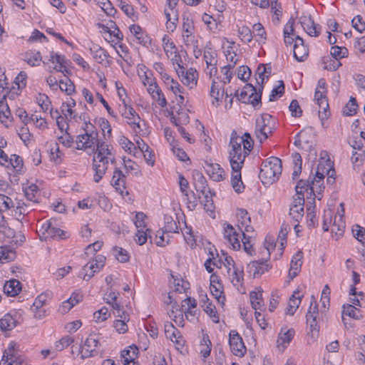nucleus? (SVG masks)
Wrapping results in <instances>:
<instances>
[{
	"label": "nucleus",
	"mask_w": 365,
	"mask_h": 365,
	"mask_svg": "<svg viewBox=\"0 0 365 365\" xmlns=\"http://www.w3.org/2000/svg\"><path fill=\"white\" fill-rule=\"evenodd\" d=\"M293 55L299 62L304 61L309 56V48L304 44V40L299 36H295Z\"/></svg>",
	"instance_id": "nucleus-13"
},
{
	"label": "nucleus",
	"mask_w": 365,
	"mask_h": 365,
	"mask_svg": "<svg viewBox=\"0 0 365 365\" xmlns=\"http://www.w3.org/2000/svg\"><path fill=\"white\" fill-rule=\"evenodd\" d=\"M304 31L310 36H318L320 34V27L314 22L311 15H302L299 19Z\"/></svg>",
	"instance_id": "nucleus-10"
},
{
	"label": "nucleus",
	"mask_w": 365,
	"mask_h": 365,
	"mask_svg": "<svg viewBox=\"0 0 365 365\" xmlns=\"http://www.w3.org/2000/svg\"><path fill=\"white\" fill-rule=\"evenodd\" d=\"M267 66L264 63H260L257 66L255 72V76L257 83L259 85V90L262 92L264 83L265 80L269 79V76H266Z\"/></svg>",
	"instance_id": "nucleus-32"
},
{
	"label": "nucleus",
	"mask_w": 365,
	"mask_h": 365,
	"mask_svg": "<svg viewBox=\"0 0 365 365\" xmlns=\"http://www.w3.org/2000/svg\"><path fill=\"white\" fill-rule=\"evenodd\" d=\"M59 88L68 95H71L75 91V85L68 78L59 81Z\"/></svg>",
	"instance_id": "nucleus-51"
},
{
	"label": "nucleus",
	"mask_w": 365,
	"mask_h": 365,
	"mask_svg": "<svg viewBox=\"0 0 365 365\" xmlns=\"http://www.w3.org/2000/svg\"><path fill=\"white\" fill-rule=\"evenodd\" d=\"M308 189H310L311 192H314L315 187L314 185L312 184V181H304L303 180H299L295 187L297 195L304 194V190L307 191Z\"/></svg>",
	"instance_id": "nucleus-47"
},
{
	"label": "nucleus",
	"mask_w": 365,
	"mask_h": 365,
	"mask_svg": "<svg viewBox=\"0 0 365 365\" xmlns=\"http://www.w3.org/2000/svg\"><path fill=\"white\" fill-rule=\"evenodd\" d=\"M24 192L26 199L34 203L38 202L39 190L36 185L31 184L24 188Z\"/></svg>",
	"instance_id": "nucleus-34"
},
{
	"label": "nucleus",
	"mask_w": 365,
	"mask_h": 365,
	"mask_svg": "<svg viewBox=\"0 0 365 365\" xmlns=\"http://www.w3.org/2000/svg\"><path fill=\"white\" fill-rule=\"evenodd\" d=\"M130 31L133 34L137 41V42L143 46H148L150 44V38L144 34L142 31V28L139 25H131L130 26Z\"/></svg>",
	"instance_id": "nucleus-21"
},
{
	"label": "nucleus",
	"mask_w": 365,
	"mask_h": 365,
	"mask_svg": "<svg viewBox=\"0 0 365 365\" xmlns=\"http://www.w3.org/2000/svg\"><path fill=\"white\" fill-rule=\"evenodd\" d=\"M123 103L124 105V111L122 112V115L125 118L132 120L129 124L133 125L134 127L140 128V116L136 113L134 108L131 106H128L125 99H123Z\"/></svg>",
	"instance_id": "nucleus-20"
},
{
	"label": "nucleus",
	"mask_w": 365,
	"mask_h": 365,
	"mask_svg": "<svg viewBox=\"0 0 365 365\" xmlns=\"http://www.w3.org/2000/svg\"><path fill=\"white\" fill-rule=\"evenodd\" d=\"M294 19L291 17L284 28V41L286 45H291L295 41L294 29Z\"/></svg>",
	"instance_id": "nucleus-23"
},
{
	"label": "nucleus",
	"mask_w": 365,
	"mask_h": 365,
	"mask_svg": "<svg viewBox=\"0 0 365 365\" xmlns=\"http://www.w3.org/2000/svg\"><path fill=\"white\" fill-rule=\"evenodd\" d=\"M82 300V295L77 292H73L71 297L63 303L64 311L70 310L73 307Z\"/></svg>",
	"instance_id": "nucleus-46"
},
{
	"label": "nucleus",
	"mask_w": 365,
	"mask_h": 365,
	"mask_svg": "<svg viewBox=\"0 0 365 365\" xmlns=\"http://www.w3.org/2000/svg\"><path fill=\"white\" fill-rule=\"evenodd\" d=\"M24 61L31 66H39L42 61V56L39 51L27 52L24 56Z\"/></svg>",
	"instance_id": "nucleus-37"
},
{
	"label": "nucleus",
	"mask_w": 365,
	"mask_h": 365,
	"mask_svg": "<svg viewBox=\"0 0 365 365\" xmlns=\"http://www.w3.org/2000/svg\"><path fill=\"white\" fill-rule=\"evenodd\" d=\"M182 20V29L183 31L186 34L183 36L187 39L192 34V31L194 29L193 21L191 19L189 18V16L185 15L183 16Z\"/></svg>",
	"instance_id": "nucleus-52"
},
{
	"label": "nucleus",
	"mask_w": 365,
	"mask_h": 365,
	"mask_svg": "<svg viewBox=\"0 0 365 365\" xmlns=\"http://www.w3.org/2000/svg\"><path fill=\"white\" fill-rule=\"evenodd\" d=\"M330 53L334 58L339 59L346 56L348 50L345 47L334 46L331 48Z\"/></svg>",
	"instance_id": "nucleus-58"
},
{
	"label": "nucleus",
	"mask_w": 365,
	"mask_h": 365,
	"mask_svg": "<svg viewBox=\"0 0 365 365\" xmlns=\"http://www.w3.org/2000/svg\"><path fill=\"white\" fill-rule=\"evenodd\" d=\"M245 88L248 89L249 91H251V93L249 95L247 98V103L252 104L253 107L255 108L258 106H260L262 92L259 91V89L258 92H257V88L250 83H247L245 85Z\"/></svg>",
	"instance_id": "nucleus-22"
},
{
	"label": "nucleus",
	"mask_w": 365,
	"mask_h": 365,
	"mask_svg": "<svg viewBox=\"0 0 365 365\" xmlns=\"http://www.w3.org/2000/svg\"><path fill=\"white\" fill-rule=\"evenodd\" d=\"M200 354L204 358L210 356L212 348V343L207 334H203L202 339L200 341Z\"/></svg>",
	"instance_id": "nucleus-42"
},
{
	"label": "nucleus",
	"mask_w": 365,
	"mask_h": 365,
	"mask_svg": "<svg viewBox=\"0 0 365 365\" xmlns=\"http://www.w3.org/2000/svg\"><path fill=\"white\" fill-rule=\"evenodd\" d=\"M282 170L281 160L277 157H270L262 163L259 178L264 185L272 184L278 180Z\"/></svg>",
	"instance_id": "nucleus-2"
},
{
	"label": "nucleus",
	"mask_w": 365,
	"mask_h": 365,
	"mask_svg": "<svg viewBox=\"0 0 365 365\" xmlns=\"http://www.w3.org/2000/svg\"><path fill=\"white\" fill-rule=\"evenodd\" d=\"M254 140L249 133L246 132L240 137L237 132L233 130L230 136V145L232 149L229 152V158L245 162V158L252 150Z\"/></svg>",
	"instance_id": "nucleus-1"
},
{
	"label": "nucleus",
	"mask_w": 365,
	"mask_h": 365,
	"mask_svg": "<svg viewBox=\"0 0 365 365\" xmlns=\"http://www.w3.org/2000/svg\"><path fill=\"white\" fill-rule=\"evenodd\" d=\"M0 235H4L5 241L8 243L18 244V240L16 239V232L14 229L8 225L7 221L4 222V225L0 226Z\"/></svg>",
	"instance_id": "nucleus-29"
},
{
	"label": "nucleus",
	"mask_w": 365,
	"mask_h": 365,
	"mask_svg": "<svg viewBox=\"0 0 365 365\" xmlns=\"http://www.w3.org/2000/svg\"><path fill=\"white\" fill-rule=\"evenodd\" d=\"M230 163L232 170L231 177L232 186L235 192L241 193L244 189L241 179V169L244 165V162L230 158Z\"/></svg>",
	"instance_id": "nucleus-4"
},
{
	"label": "nucleus",
	"mask_w": 365,
	"mask_h": 365,
	"mask_svg": "<svg viewBox=\"0 0 365 365\" xmlns=\"http://www.w3.org/2000/svg\"><path fill=\"white\" fill-rule=\"evenodd\" d=\"M14 207L12 200L3 194H0V226L4 225L6 220L4 215V212Z\"/></svg>",
	"instance_id": "nucleus-25"
},
{
	"label": "nucleus",
	"mask_w": 365,
	"mask_h": 365,
	"mask_svg": "<svg viewBox=\"0 0 365 365\" xmlns=\"http://www.w3.org/2000/svg\"><path fill=\"white\" fill-rule=\"evenodd\" d=\"M120 319H117L114 322V327L116 331L120 334H124L128 331V326L125 323L127 315L125 312H122V314H118Z\"/></svg>",
	"instance_id": "nucleus-43"
},
{
	"label": "nucleus",
	"mask_w": 365,
	"mask_h": 365,
	"mask_svg": "<svg viewBox=\"0 0 365 365\" xmlns=\"http://www.w3.org/2000/svg\"><path fill=\"white\" fill-rule=\"evenodd\" d=\"M73 342V339L69 336H65L62 337L59 341L56 342L55 347L58 351H62L63 349L68 346Z\"/></svg>",
	"instance_id": "nucleus-63"
},
{
	"label": "nucleus",
	"mask_w": 365,
	"mask_h": 365,
	"mask_svg": "<svg viewBox=\"0 0 365 365\" xmlns=\"http://www.w3.org/2000/svg\"><path fill=\"white\" fill-rule=\"evenodd\" d=\"M170 275L173 279V285L175 292L182 293L186 292V291L190 289V283L181 278L180 274L174 275L171 273Z\"/></svg>",
	"instance_id": "nucleus-33"
},
{
	"label": "nucleus",
	"mask_w": 365,
	"mask_h": 365,
	"mask_svg": "<svg viewBox=\"0 0 365 365\" xmlns=\"http://www.w3.org/2000/svg\"><path fill=\"white\" fill-rule=\"evenodd\" d=\"M123 163L126 173L133 171L135 176L138 177L141 175V171L139 166L134 161L130 159L126 160L125 158H123Z\"/></svg>",
	"instance_id": "nucleus-54"
},
{
	"label": "nucleus",
	"mask_w": 365,
	"mask_h": 365,
	"mask_svg": "<svg viewBox=\"0 0 365 365\" xmlns=\"http://www.w3.org/2000/svg\"><path fill=\"white\" fill-rule=\"evenodd\" d=\"M238 34L241 40L245 43H250L252 40V33L248 26H242L238 28Z\"/></svg>",
	"instance_id": "nucleus-55"
},
{
	"label": "nucleus",
	"mask_w": 365,
	"mask_h": 365,
	"mask_svg": "<svg viewBox=\"0 0 365 365\" xmlns=\"http://www.w3.org/2000/svg\"><path fill=\"white\" fill-rule=\"evenodd\" d=\"M98 339L95 334H91L86 339L84 344L81 350V357L83 359L88 358L97 354L96 347L98 344Z\"/></svg>",
	"instance_id": "nucleus-11"
},
{
	"label": "nucleus",
	"mask_w": 365,
	"mask_h": 365,
	"mask_svg": "<svg viewBox=\"0 0 365 365\" xmlns=\"http://www.w3.org/2000/svg\"><path fill=\"white\" fill-rule=\"evenodd\" d=\"M90 51L93 55V58H95L99 63H102L107 59V51L98 45L93 46V47L90 48Z\"/></svg>",
	"instance_id": "nucleus-36"
},
{
	"label": "nucleus",
	"mask_w": 365,
	"mask_h": 365,
	"mask_svg": "<svg viewBox=\"0 0 365 365\" xmlns=\"http://www.w3.org/2000/svg\"><path fill=\"white\" fill-rule=\"evenodd\" d=\"M165 333L167 338H169L172 341L178 342L177 338L180 331L172 323L165 324Z\"/></svg>",
	"instance_id": "nucleus-48"
},
{
	"label": "nucleus",
	"mask_w": 365,
	"mask_h": 365,
	"mask_svg": "<svg viewBox=\"0 0 365 365\" xmlns=\"http://www.w3.org/2000/svg\"><path fill=\"white\" fill-rule=\"evenodd\" d=\"M304 205L300 207H290L289 215L296 222H299L304 216Z\"/></svg>",
	"instance_id": "nucleus-61"
},
{
	"label": "nucleus",
	"mask_w": 365,
	"mask_h": 365,
	"mask_svg": "<svg viewBox=\"0 0 365 365\" xmlns=\"http://www.w3.org/2000/svg\"><path fill=\"white\" fill-rule=\"evenodd\" d=\"M177 72L179 76L182 77V82L183 84L190 88H194L197 85L198 73L195 68H190L186 71L181 70Z\"/></svg>",
	"instance_id": "nucleus-15"
},
{
	"label": "nucleus",
	"mask_w": 365,
	"mask_h": 365,
	"mask_svg": "<svg viewBox=\"0 0 365 365\" xmlns=\"http://www.w3.org/2000/svg\"><path fill=\"white\" fill-rule=\"evenodd\" d=\"M251 73V70L247 66H241L237 68V77L242 81H247Z\"/></svg>",
	"instance_id": "nucleus-64"
},
{
	"label": "nucleus",
	"mask_w": 365,
	"mask_h": 365,
	"mask_svg": "<svg viewBox=\"0 0 365 365\" xmlns=\"http://www.w3.org/2000/svg\"><path fill=\"white\" fill-rule=\"evenodd\" d=\"M229 344L232 354L237 356H243L246 353V347L242 336L236 330L229 333Z\"/></svg>",
	"instance_id": "nucleus-6"
},
{
	"label": "nucleus",
	"mask_w": 365,
	"mask_h": 365,
	"mask_svg": "<svg viewBox=\"0 0 365 365\" xmlns=\"http://www.w3.org/2000/svg\"><path fill=\"white\" fill-rule=\"evenodd\" d=\"M302 143L309 152V155L315 158L317 156V151L314 147V133L312 128L304 129L300 131Z\"/></svg>",
	"instance_id": "nucleus-17"
},
{
	"label": "nucleus",
	"mask_w": 365,
	"mask_h": 365,
	"mask_svg": "<svg viewBox=\"0 0 365 365\" xmlns=\"http://www.w3.org/2000/svg\"><path fill=\"white\" fill-rule=\"evenodd\" d=\"M302 252L299 251L292 259L290 263V269L289 271V277L292 279L299 273L302 266Z\"/></svg>",
	"instance_id": "nucleus-27"
},
{
	"label": "nucleus",
	"mask_w": 365,
	"mask_h": 365,
	"mask_svg": "<svg viewBox=\"0 0 365 365\" xmlns=\"http://www.w3.org/2000/svg\"><path fill=\"white\" fill-rule=\"evenodd\" d=\"M204 168L205 172L212 180L220 182L225 179V171L219 164L206 161Z\"/></svg>",
	"instance_id": "nucleus-14"
},
{
	"label": "nucleus",
	"mask_w": 365,
	"mask_h": 365,
	"mask_svg": "<svg viewBox=\"0 0 365 365\" xmlns=\"http://www.w3.org/2000/svg\"><path fill=\"white\" fill-rule=\"evenodd\" d=\"M237 217L238 218V222L244 226L246 223L251 222V218L248 214V212L245 209H237Z\"/></svg>",
	"instance_id": "nucleus-62"
},
{
	"label": "nucleus",
	"mask_w": 365,
	"mask_h": 365,
	"mask_svg": "<svg viewBox=\"0 0 365 365\" xmlns=\"http://www.w3.org/2000/svg\"><path fill=\"white\" fill-rule=\"evenodd\" d=\"M110 317L108 309L107 307H103L99 310L93 313V318L96 322H102L106 321Z\"/></svg>",
	"instance_id": "nucleus-59"
},
{
	"label": "nucleus",
	"mask_w": 365,
	"mask_h": 365,
	"mask_svg": "<svg viewBox=\"0 0 365 365\" xmlns=\"http://www.w3.org/2000/svg\"><path fill=\"white\" fill-rule=\"evenodd\" d=\"M303 295H300L299 292H294L292 297L289 298L288 307L287 309L286 314L289 315H293L299 304H301L302 297Z\"/></svg>",
	"instance_id": "nucleus-30"
},
{
	"label": "nucleus",
	"mask_w": 365,
	"mask_h": 365,
	"mask_svg": "<svg viewBox=\"0 0 365 365\" xmlns=\"http://www.w3.org/2000/svg\"><path fill=\"white\" fill-rule=\"evenodd\" d=\"M359 310L356 309L354 306L351 304H347L343 306V315L348 316L355 319H360V316L357 314V312L359 313Z\"/></svg>",
	"instance_id": "nucleus-57"
},
{
	"label": "nucleus",
	"mask_w": 365,
	"mask_h": 365,
	"mask_svg": "<svg viewBox=\"0 0 365 365\" xmlns=\"http://www.w3.org/2000/svg\"><path fill=\"white\" fill-rule=\"evenodd\" d=\"M48 62H51L53 64H55L54 66H48L49 71L51 72L52 70H56L58 72H68L67 68V66H69L68 61L66 59L65 56L58 54L54 51H51L49 53V56L48 58V61H43V63L44 65L48 64Z\"/></svg>",
	"instance_id": "nucleus-5"
},
{
	"label": "nucleus",
	"mask_w": 365,
	"mask_h": 365,
	"mask_svg": "<svg viewBox=\"0 0 365 365\" xmlns=\"http://www.w3.org/2000/svg\"><path fill=\"white\" fill-rule=\"evenodd\" d=\"M21 290V283L17 279H11L4 286V292L9 297L16 296Z\"/></svg>",
	"instance_id": "nucleus-24"
},
{
	"label": "nucleus",
	"mask_w": 365,
	"mask_h": 365,
	"mask_svg": "<svg viewBox=\"0 0 365 365\" xmlns=\"http://www.w3.org/2000/svg\"><path fill=\"white\" fill-rule=\"evenodd\" d=\"M203 58L207 64H210L211 63H217V53L210 46V43L209 45H206L204 51Z\"/></svg>",
	"instance_id": "nucleus-49"
},
{
	"label": "nucleus",
	"mask_w": 365,
	"mask_h": 365,
	"mask_svg": "<svg viewBox=\"0 0 365 365\" xmlns=\"http://www.w3.org/2000/svg\"><path fill=\"white\" fill-rule=\"evenodd\" d=\"M194 186L197 192H200L205 198L210 197L207 195L210 189L208 187L207 181L202 173L200 171L195 170L192 174Z\"/></svg>",
	"instance_id": "nucleus-12"
},
{
	"label": "nucleus",
	"mask_w": 365,
	"mask_h": 365,
	"mask_svg": "<svg viewBox=\"0 0 365 365\" xmlns=\"http://www.w3.org/2000/svg\"><path fill=\"white\" fill-rule=\"evenodd\" d=\"M14 357V347L10 344L3 355L0 365H12Z\"/></svg>",
	"instance_id": "nucleus-45"
},
{
	"label": "nucleus",
	"mask_w": 365,
	"mask_h": 365,
	"mask_svg": "<svg viewBox=\"0 0 365 365\" xmlns=\"http://www.w3.org/2000/svg\"><path fill=\"white\" fill-rule=\"evenodd\" d=\"M322 62L324 64L323 68L327 71H336L341 65L339 59H331L329 57H324Z\"/></svg>",
	"instance_id": "nucleus-50"
},
{
	"label": "nucleus",
	"mask_w": 365,
	"mask_h": 365,
	"mask_svg": "<svg viewBox=\"0 0 365 365\" xmlns=\"http://www.w3.org/2000/svg\"><path fill=\"white\" fill-rule=\"evenodd\" d=\"M283 330L284 329H282L281 331L279 332L277 340V343L279 347L282 346L284 349L292 340L295 331L293 329H287L285 331H283Z\"/></svg>",
	"instance_id": "nucleus-26"
},
{
	"label": "nucleus",
	"mask_w": 365,
	"mask_h": 365,
	"mask_svg": "<svg viewBox=\"0 0 365 365\" xmlns=\"http://www.w3.org/2000/svg\"><path fill=\"white\" fill-rule=\"evenodd\" d=\"M89 152L88 154H94L93 158H105L106 156L112 155V150L113 148L106 143L105 142H99L98 140H97V143L95 144V150L93 153H92L91 149H88Z\"/></svg>",
	"instance_id": "nucleus-19"
},
{
	"label": "nucleus",
	"mask_w": 365,
	"mask_h": 365,
	"mask_svg": "<svg viewBox=\"0 0 365 365\" xmlns=\"http://www.w3.org/2000/svg\"><path fill=\"white\" fill-rule=\"evenodd\" d=\"M205 298L207 302L209 301L207 295H205ZM204 311L212 318V322L214 323H218L219 319V315L216 311L215 306L213 305L211 302H207V304L205 305L204 308Z\"/></svg>",
	"instance_id": "nucleus-53"
},
{
	"label": "nucleus",
	"mask_w": 365,
	"mask_h": 365,
	"mask_svg": "<svg viewBox=\"0 0 365 365\" xmlns=\"http://www.w3.org/2000/svg\"><path fill=\"white\" fill-rule=\"evenodd\" d=\"M273 119L272 115L267 113L262 114L260 117L256 119L255 133L257 137H260L259 133L264 128L269 124L272 123Z\"/></svg>",
	"instance_id": "nucleus-35"
},
{
	"label": "nucleus",
	"mask_w": 365,
	"mask_h": 365,
	"mask_svg": "<svg viewBox=\"0 0 365 365\" xmlns=\"http://www.w3.org/2000/svg\"><path fill=\"white\" fill-rule=\"evenodd\" d=\"M16 325V319L10 314H6L0 319V329L2 331L13 329Z\"/></svg>",
	"instance_id": "nucleus-38"
},
{
	"label": "nucleus",
	"mask_w": 365,
	"mask_h": 365,
	"mask_svg": "<svg viewBox=\"0 0 365 365\" xmlns=\"http://www.w3.org/2000/svg\"><path fill=\"white\" fill-rule=\"evenodd\" d=\"M93 128L94 126L90 122L86 123V125L83 128L85 133L77 136L76 149H91L92 153L94 152L95 144L97 143L98 140V133L93 132Z\"/></svg>",
	"instance_id": "nucleus-3"
},
{
	"label": "nucleus",
	"mask_w": 365,
	"mask_h": 365,
	"mask_svg": "<svg viewBox=\"0 0 365 365\" xmlns=\"http://www.w3.org/2000/svg\"><path fill=\"white\" fill-rule=\"evenodd\" d=\"M108 160L105 158H93L92 169L94 171L93 180L99 182L108 170Z\"/></svg>",
	"instance_id": "nucleus-9"
},
{
	"label": "nucleus",
	"mask_w": 365,
	"mask_h": 365,
	"mask_svg": "<svg viewBox=\"0 0 365 365\" xmlns=\"http://www.w3.org/2000/svg\"><path fill=\"white\" fill-rule=\"evenodd\" d=\"M223 236L227 243L232 246L233 250H240L241 247L240 234L232 225L227 222L223 224Z\"/></svg>",
	"instance_id": "nucleus-7"
},
{
	"label": "nucleus",
	"mask_w": 365,
	"mask_h": 365,
	"mask_svg": "<svg viewBox=\"0 0 365 365\" xmlns=\"http://www.w3.org/2000/svg\"><path fill=\"white\" fill-rule=\"evenodd\" d=\"M250 299L252 307L255 312L263 311L264 309V304L262 299V292H251L250 293Z\"/></svg>",
	"instance_id": "nucleus-28"
},
{
	"label": "nucleus",
	"mask_w": 365,
	"mask_h": 365,
	"mask_svg": "<svg viewBox=\"0 0 365 365\" xmlns=\"http://www.w3.org/2000/svg\"><path fill=\"white\" fill-rule=\"evenodd\" d=\"M110 183L120 195H123L125 189V175L119 168H115Z\"/></svg>",
	"instance_id": "nucleus-18"
},
{
	"label": "nucleus",
	"mask_w": 365,
	"mask_h": 365,
	"mask_svg": "<svg viewBox=\"0 0 365 365\" xmlns=\"http://www.w3.org/2000/svg\"><path fill=\"white\" fill-rule=\"evenodd\" d=\"M165 220V226L163 230H165V232H178V225L176 222L170 216L165 215L164 217Z\"/></svg>",
	"instance_id": "nucleus-56"
},
{
	"label": "nucleus",
	"mask_w": 365,
	"mask_h": 365,
	"mask_svg": "<svg viewBox=\"0 0 365 365\" xmlns=\"http://www.w3.org/2000/svg\"><path fill=\"white\" fill-rule=\"evenodd\" d=\"M5 95L0 100V121L6 124L11 121L12 115L8 104L5 102Z\"/></svg>",
	"instance_id": "nucleus-31"
},
{
	"label": "nucleus",
	"mask_w": 365,
	"mask_h": 365,
	"mask_svg": "<svg viewBox=\"0 0 365 365\" xmlns=\"http://www.w3.org/2000/svg\"><path fill=\"white\" fill-rule=\"evenodd\" d=\"M292 158L294 164V171L292 173V178L295 180L299 177V175L302 173V159L301 155L299 153H293Z\"/></svg>",
	"instance_id": "nucleus-44"
},
{
	"label": "nucleus",
	"mask_w": 365,
	"mask_h": 365,
	"mask_svg": "<svg viewBox=\"0 0 365 365\" xmlns=\"http://www.w3.org/2000/svg\"><path fill=\"white\" fill-rule=\"evenodd\" d=\"M130 349H125L121 352V356L124 359V365H129L133 359L137 357L138 349L136 346H130Z\"/></svg>",
	"instance_id": "nucleus-40"
},
{
	"label": "nucleus",
	"mask_w": 365,
	"mask_h": 365,
	"mask_svg": "<svg viewBox=\"0 0 365 365\" xmlns=\"http://www.w3.org/2000/svg\"><path fill=\"white\" fill-rule=\"evenodd\" d=\"M9 165H11L17 173L21 174L23 173L24 162L22 158L19 155L15 154L11 155L9 163L6 167L9 168Z\"/></svg>",
	"instance_id": "nucleus-41"
},
{
	"label": "nucleus",
	"mask_w": 365,
	"mask_h": 365,
	"mask_svg": "<svg viewBox=\"0 0 365 365\" xmlns=\"http://www.w3.org/2000/svg\"><path fill=\"white\" fill-rule=\"evenodd\" d=\"M358 103L356 98L350 97L349 102L345 105L342 110V113L345 116H352L356 114Z\"/></svg>",
	"instance_id": "nucleus-39"
},
{
	"label": "nucleus",
	"mask_w": 365,
	"mask_h": 365,
	"mask_svg": "<svg viewBox=\"0 0 365 365\" xmlns=\"http://www.w3.org/2000/svg\"><path fill=\"white\" fill-rule=\"evenodd\" d=\"M234 67V65L228 64L221 68V73L223 75V78L221 81L223 84L229 83L232 78V72L231 69Z\"/></svg>",
	"instance_id": "nucleus-60"
},
{
	"label": "nucleus",
	"mask_w": 365,
	"mask_h": 365,
	"mask_svg": "<svg viewBox=\"0 0 365 365\" xmlns=\"http://www.w3.org/2000/svg\"><path fill=\"white\" fill-rule=\"evenodd\" d=\"M326 93L327 92L321 91L319 89H316L314 93V100L317 101L320 109L319 110V117L322 121L327 119L330 115Z\"/></svg>",
	"instance_id": "nucleus-8"
},
{
	"label": "nucleus",
	"mask_w": 365,
	"mask_h": 365,
	"mask_svg": "<svg viewBox=\"0 0 365 365\" xmlns=\"http://www.w3.org/2000/svg\"><path fill=\"white\" fill-rule=\"evenodd\" d=\"M271 268L267 259H261L251 262L247 269L250 273L253 272L254 277L260 276Z\"/></svg>",
	"instance_id": "nucleus-16"
}]
</instances>
